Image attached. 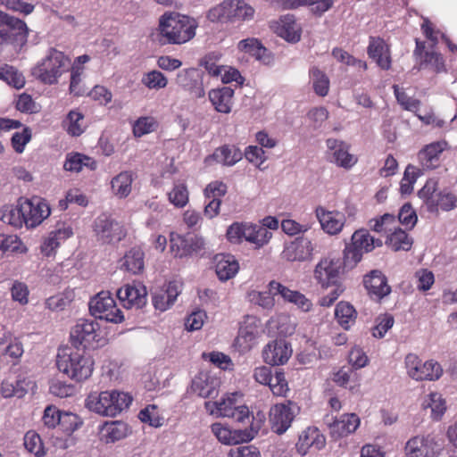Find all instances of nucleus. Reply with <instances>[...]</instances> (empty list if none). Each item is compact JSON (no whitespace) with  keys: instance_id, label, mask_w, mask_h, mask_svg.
Returning a JSON list of instances; mask_svg holds the SVG:
<instances>
[{"instance_id":"f257e3e1","label":"nucleus","mask_w":457,"mask_h":457,"mask_svg":"<svg viewBox=\"0 0 457 457\" xmlns=\"http://www.w3.org/2000/svg\"><path fill=\"white\" fill-rule=\"evenodd\" d=\"M198 24L187 15L176 12H165L160 18L157 28L158 41L162 45H182L195 36Z\"/></svg>"},{"instance_id":"f03ea898","label":"nucleus","mask_w":457,"mask_h":457,"mask_svg":"<svg viewBox=\"0 0 457 457\" xmlns=\"http://www.w3.org/2000/svg\"><path fill=\"white\" fill-rule=\"evenodd\" d=\"M94 364L93 358L78 348L67 347L59 350L56 357L59 371L76 382H82L90 378Z\"/></svg>"},{"instance_id":"7ed1b4c3","label":"nucleus","mask_w":457,"mask_h":457,"mask_svg":"<svg viewBox=\"0 0 457 457\" xmlns=\"http://www.w3.org/2000/svg\"><path fill=\"white\" fill-rule=\"evenodd\" d=\"M132 400L131 395L118 390L93 392L87 396L85 406L101 416L115 417L129 408Z\"/></svg>"},{"instance_id":"20e7f679","label":"nucleus","mask_w":457,"mask_h":457,"mask_svg":"<svg viewBox=\"0 0 457 457\" xmlns=\"http://www.w3.org/2000/svg\"><path fill=\"white\" fill-rule=\"evenodd\" d=\"M397 220L395 215L385 213L379 218L370 220V228L378 233L386 235L385 244L395 252L411 250L413 239L409 234L396 227Z\"/></svg>"},{"instance_id":"39448f33","label":"nucleus","mask_w":457,"mask_h":457,"mask_svg":"<svg viewBox=\"0 0 457 457\" xmlns=\"http://www.w3.org/2000/svg\"><path fill=\"white\" fill-rule=\"evenodd\" d=\"M265 415L258 411L252 416L250 426L244 429H231L229 426L222 422H215L211 426V431L218 441L226 445H234L247 443L253 440L262 428L265 422Z\"/></svg>"},{"instance_id":"423d86ee","label":"nucleus","mask_w":457,"mask_h":457,"mask_svg":"<svg viewBox=\"0 0 457 457\" xmlns=\"http://www.w3.org/2000/svg\"><path fill=\"white\" fill-rule=\"evenodd\" d=\"M71 59L63 52L54 48L32 71V74L41 82L48 85L57 83L58 79L69 71Z\"/></svg>"},{"instance_id":"0eeeda50","label":"nucleus","mask_w":457,"mask_h":457,"mask_svg":"<svg viewBox=\"0 0 457 457\" xmlns=\"http://www.w3.org/2000/svg\"><path fill=\"white\" fill-rule=\"evenodd\" d=\"M438 183L436 179H428L418 195L426 204L429 212L438 209L448 212L457 208V196L447 190L437 192Z\"/></svg>"},{"instance_id":"6e6552de","label":"nucleus","mask_w":457,"mask_h":457,"mask_svg":"<svg viewBox=\"0 0 457 457\" xmlns=\"http://www.w3.org/2000/svg\"><path fill=\"white\" fill-rule=\"evenodd\" d=\"M407 375L416 381H436L443 375V368L434 360H422L415 353H408L404 358Z\"/></svg>"},{"instance_id":"1a4fd4ad","label":"nucleus","mask_w":457,"mask_h":457,"mask_svg":"<svg viewBox=\"0 0 457 457\" xmlns=\"http://www.w3.org/2000/svg\"><path fill=\"white\" fill-rule=\"evenodd\" d=\"M382 245V240L374 238L367 229L356 230L352 236V243L344 251L345 262L355 265L361 260L364 253L371 252Z\"/></svg>"},{"instance_id":"9d476101","label":"nucleus","mask_w":457,"mask_h":457,"mask_svg":"<svg viewBox=\"0 0 457 457\" xmlns=\"http://www.w3.org/2000/svg\"><path fill=\"white\" fill-rule=\"evenodd\" d=\"M90 313L96 319L120 323L124 320L122 311L117 306L109 291H101L89 301Z\"/></svg>"},{"instance_id":"9b49d317","label":"nucleus","mask_w":457,"mask_h":457,"mask_svg":"<svg viewBox=\"0 0 457 457\" xmlns=\"http://www.w3.org/2000/svg\"><path fill=\"white\" fill-rule=\"evenodd\" d=\"M101 341L100 326L94 320H80L71 331V342L78 349L79 346L96 348Z\"/></svg>"},{"instance_id":"f8f14e48","label":"nucleus","mask_w":457,"mask_h":457,"mask_svg":"<svg viewBox=\"0 0 457 457\" xmlns=\"http://www.w3.org/2000/svg\"><path fill=\"white\" fill-rule=\"evenodd\" d=\"M442 451V444L431 434L414 436L404 446L406 457H439Z\"/></svg>"},{"instance_id":"ddd939ff","label":"nucleus","mask_w":457,"mask_h":457,"mask_svg":"<svg viewBox=\"0 0 457 457\" xmlns=\"http://www.w3.org/2000/svg\"><path fill=\"white\" fill-rule=\"evenodd\" d=\"M254 10L243 0H224L210 10L208 18L214 21L221 19L246 20L253 16Z\"/></svg>"},{"instance_id":"4468645a","label":"nucleus","mask_w":457,"mask_h":457,"mask_svg":"<svg viewBox=\"0 0 457 457\" xmlns=\"http://www.w3.org/2000/svg\"><path fill=\"white\" fill-rule=\"evenodd\" d=\"M10 19L0 29V37L6 45H11L15 51H19L28 41L29 28L24 21L17 17L10 15Z\"/></svg>"},{"instance_id":"2eb2a0df","label":"nucleus","mask_w":457,"mask_h":457,"mask_svg":"<svg viewBox=\"0 0 457 457\" xmlns=\"http://www.w3.org/2000/svg\"><path fill=\"white\" fill-rule=\"evenodd\" d=\"M298 409L297 404L290 400L272 406L270 410V429L277 435H283L291 427Z\"/></svg>"},{"instance_id":"dca6fc26","label":"nucleus","mask_w":457,"mask_h":457,"mask_svg":"<svg viewBox=\"0 0 457 457\" xmlns=\"http://www.w3.org/2000/svg\"><path fill=\"white\" fill-rule=\"evenodd\" d=\"M21 210L25 218V226L28 228H36L40 225L51 214L48 203L39 197L20 198Z\"/></svg>"},{"instance_id":"f3484780","label":"nucleus","mask_w":457,"mask_h":457,"mask_svg":"<svg viewBox=\"0 0 457 457\" xmlns=\"http://www.w3.org/2000/svg\"><path fill=\"white\" fill-rule=\"evenodd\" d=\"M341 262L339 259L322 258L315 266L313 277L321 288L327 289L340 283Z\"/></svg>"},{"instance_id":"a211bd4d","label":"nucleus","mask_w":457,"mask_h":457,"mask_svg":"<svg viewBox=\"0 0 457 457\" xmlns=\"http://www.w3.org/2000/svg\"><path fill=\"white\" fill-rule=\"evenodd\" d=\"M94 231L97 239L104 244L120 242L126 236L123 227L105 214H102L96 219Z\"/></svg>"},{"instance_id":"6ab92c4d","label":"nucleus","mask_w":457,"mask_h":457,"mask_svg":"<svg viewBox=\"0 0 457 457\" xmlns=\"http://www.w3.org/2000/svg\"><path fill=\"white\" fill-rule=\"evenodd\" d=\"M235 395H232L219 402H215L213 403L216 406L215 413L218 416L232 418L238 423H251L252 416L253 415L250 412L247 406L237 405Z\"/></svg>"},{"instance_id":"aec40b11","label":"nucleus","mask_w":457,"mask_h":457,"mask_svg":"<svg viewBox=\"0 0 457 457\" xmlns=\"http://www.w3.org/2000/svg\"><path fill=\"white\" fill-rule=\"evenodd\" d=\"M146 287L140 282L126 284L117 291V297L127 309L142 308L146 303Z\"/></svg>"},{"instance_id":"412c9836","label":"nucleus","mask_w":457,"mask_h":457,"mask_svg":"<svg viewBox=\"0 0 457 457\" xmlns=\"http://www.w3.org/2000/svg\"><path fill=\"white\" fill-rule=\"evenodd\" d=\"M72 235L73 230L70 225L65 223L57 224L56 228L42 240L40 245L41 254L46 258H54L61 244L72 237Z\"/></svg>"},{"instance_id":"4be33fe9","label":"nucleus","mask_w":457,"mask_h":457,"mask_svg":"<svg viewBox=\"0 0 457 457\" xmlns=\"http://www.w3.org/2000/svg\"><path fill=\"white\" fill-rule=\"evenodd\" d=\"M263 360L272 366L285 364L292 355L291 345L285 339L270 342L262 351Z\"/></svg>"},{"instance_id":"5701e85b","label":"nucleus","mask_w":457,"mask_h":457,"mask_svg":"<svg viewBox=\"0 0 457 457\" xmlns=\"http://www.w3.org/2000/svg\"><path fill=\"white\" fill-rule=\"evenodd\" d=\"M326 445V438L320 430L316 427H308L298 436L295 444L296 452L303 456L308 453L311 448L320 451Z\"/></svg>"},{"instance_id":"b1692460","label":"nucleus","mask_w":457,"mask_h":457,"mask_svg":"<svg viewBox=\"0 0 457 457\" xmlns=\"http://www.w3.org/2000/svg\"><path fill=\"white\" fill-rule=\"evenodd\" d=\"M315 214L325 233L334 236L342 231L345 223L344 213L337 211H328L322 206H318Z\"/></svg>"},{"instance_id":"393cba45","label":"nucleus","mask_w":457,"mask_h":457,"mask_svg":"<svg viewBox=\"0 0 457 457\" xmlns=\"http://www.w3.org/2000/svg\"><path fill=\"white\" fill-rule=\"evenodd\" d=\"M177 83L194 98H202L205 95L203 79L196 69H186L177 75Z\"/></svg>"},{"instance_id":"a878e982","label":"nucleus","mask_w":457,"mask_h":457,"mask_svg":"<svg viewBox=\"0 0 457 457\" xmlns=\"http://www.w3.org/2000/svg\"><path fill=\"white\" fill-rule=\"evenodd\" d=\"M367 54L374 60L378 66L388 71L392 65L391 51L389 46L380 37H370Z\"/></svg>"},{"instance_id":"bb28decb","label":"nucleus","mask_w":457,"mask_h":457,"mask_svg":"<svg viewBox=\"0 0 457 457\" xmlns=\"http://www.w3.org/2000/svg\"><path fill=\"white\" fill-rule=\"evenodd\" d=\"M313 246L311 240L298 237L287 244L281 253L282 259L287 262H303L311 258Z\"/></svg>"},{"instance_id":"cd10ccee","label":"nucleus","mask_w":457,"mask_h":457,"mask_svg":"<svg viewBox=\"0 0 457 457\" xmlns=\"http://www.w3.org/2000/svg\"><path fill=\"white\" fill-rule=\"evenodd\" d=\"M326 144L332 155V162L337 166L350 169L357 162V158L349 153L350 145L345 142L336 138H328Z\"/></svg>"},{"instance_id":"c85d7f7f","label":"nucleus","mask_w":457,"mask_h":457,"mask_svg":"<svg viewBox=\"0 0 457 457\" xmlns=\"http://www.w3.org/2000/svg\"><path fill=\"white\" fill-rule=\"evenodd\" d=\"M363 284L372 298L380 300L391 292L386 277L379 270H372L366 275L363 278Z\"/></svg>"},{"instance_id":"c756f323","label":"nucleus","mask_w":457,"mask_h":457,"mask_svg":"<svg viewBox=\"0 0 457 457\" xmlns=\"http://www.w3.org/2000/svg\"><path fill=\"white\" fill-rule=\"evenodd\" d=\"M274 32L287 42L295 43L301 38V28L293 15H285L271 25Z\"/></svg>"},{"instance_id":"7c9ffc66","label":"nucleus","mask_w":457,"mask_h":457,"mask_svg":"<svg viewBox=\"0 0 457 457\" xmlns=\"http://www.w3.org/2000/svg\"><path fill=\"white\" fill-rule=\"evenodd\" d=\"M359 425L360 419L356 414H344L329 425V434L337 440L353 433Z\"/></svg>"},{"instance_id":"2f4dec72","label":"nucleus","mask_w":457,"mask_h":457,"mask_svg":"<svg viewBox=\"0 0 457 457\" xmlns=\"http://www.w3.org/2000/svg\"><path fill=\"white\" fill-rule=\"evenodd\" d=\"M445 145V142L437 141L424 146L418 154V159L422 168L433 170L438 167L440 164V157Z\"/></svg>"},{"instance_id":"473e14b6","label":"nucleus","mask_w":457,"mask_h":457,"mask_svg":"<svg viewBox=\"0 0 457 457\" xmlns=\"http://www.w3.org/2000/svg\"><path fill=\"white\" fill-rule=\"evenodd\" d=\"M179 291L176 282H170L165 288L153 292L152 303L155 310L165 312L175 303Z\"/></svg>"},{"instance_id":"72a5a7b5","label":"nucleus","mask_w":457,"mask_h":457,"mask_svg":"<svg viewBox=\"0 0 457 457\" xmlns=\"http://www.w3.org/2000/svg\"><path fill=\"white\" fill-rule=\"evenodd\" d=\"M208 159H212L223 166L231 167L243 159V152L236 145L225 144L217 147Z\"/></svg>"},{"instance_id":"f704fd0d","label":"nucleus","mask_w":457,"mask_h":457,"mask_svg":"<svg viewBox=\"0 0 457 457\" xmlns=\"http://www.w3.org/2000/svg\"><path fill=\"white\" fill-rule=\"evenodd\" d=\"M234 90L229 87L212 89L209 92V99L215 110L222 113H229L233 104Z\"/></svg>"},{"instance_id":"c9c22d12","label":"nucleus","mask_w":457,"mask_h":457,"mask_svg":"<svg viewBox=\"0 0 457 457\" xmlns=\"http://www.w3.org/2000/svg\"><path fill=\"white\" fill-rule=\"evenodd\" d=\"M136 174L132 170H123L114 176L111 180L112 194L120 199L126 198L132 191V183Z\"/></svg>"},{"instance_id":"e433bc0d","label":"nucleus","mask_w":457,"mask_h":457,"mask_svg":"<svg viewBox=\"0 0 457 457\" xmlns=\"http://www.w3.org/2000/svg\"><path fill=\"white\" fill-rule=\"evenodd\" d=\"M215 271L221 281L232 278L239 270V264L231 254H218L215 258Z\"/></svg>"},{"instance_id":"4c0bfd02","label":"nucleus","mask_w":457,"mask_h":457,"mask_svg":"<svg viewBox=\"0 0 457 457\" xmlns=\"http://www.w3.org/2000/svg\"><path fill=\"white\" fill-rule=\"evenodd\" d=\"M105 443H114L125 438L129 434V426L122 421H106L102 427Z\"/></svg>"},{"instance_id":"58836bf2","label":"nucleus","mask_w":457,"mask_h":457,"mask_svg":"<svg viewBox=\"0 0 457 457\" xmlns=\"http://www.w3.org/2000/svg\"><path fill=\"white\" fill-rule=\"evenodd\" d=\"M335 318L337 323L345 330L349 329L356 321L357 311L348 302L341 301L335 308Z\"/></svg>"},{"instance_id":"ea45409f","label":"nucleus","mask_w":457,"mask_h":457,"mask_svg":"<svg viewBox=\"0 0 457 457\" xmlns=\"http://www.w3.org/2000/svg\"><path fill=\"white\" fill-rule=\"evenodd\" d=\"M122 266L132 274H139L145 268V253L139 246L132 247L124 257Z\"/></svg>"},{"instance_id":"a19ab883","label":"nucleus","mask_w":457,"mask_h":457,"mask_svg":"<svg viewBox=\"0 0 457 457\" xmlns=\"http://www.w3.org/2000/svg\"><path fill=\"white\" fill-rule=\"evenodd\" d=\"M83 167L88 168L90 170L96 169V162L87 155L73 153L66 156L63 169L68 171L79 172Z\"/></svg>"},{"instance_id":"79ce46f5","label":"nucleus","mask_w":457,"mask_h":457,"mask_svg":"<svg viewBox=\"0 0 457 457\" xmlns=\"http://www.w3.org/2000/svg\"><path fill=\"white\" fill-rule=\"evenodd\" d=\"M271 237L272 233L264 227L248 223L245 239L247 242L253 244L255 248H261L269 243Z\"/></svg>"},{"instance_id":"37998d69","label":"nucleus","mask_w":457,"mask_h":457,"mask_svg":"<svg viewBox=\"0 0 457 457\" xmlns=\"http://www.w3.org/2000/svg\"><path fill=\"white\" fill-rule=\"evenodd\" d=\"M0 220L6 224H9L16 228H21L25 225V218L23 211L21 210V201H18L16 206H4L0 210Z\"/></svg>"},{"instance_id":"c03bdc74","label":"nucleus","mask_w":457,"mask_h":457,"mask_svg":"<svg viewBox=\"0 0 457 457\" xmlns=\"http://www.w3.org/2000/svg\"><path fill=\"white\" fill-rule=\"evenodd\" d=\"M192 389L203 398L213 397L217 394L213 379L206 374H199L193 379Z\"/></svg>"},{"instance_id":"a18cd8bd","label":"nucleus","mask_w":457,"mask_h":457,"mask_svg":"<svg viewBox=\"0 0 457 457\" xmlns=\"http://www.w3.org/2000/svg\"><path fill=\"white\" fill-rule=\"evenodd\" d=\"M314 92L320 96H326L329 91V79L318 67H312L309 71Z\"/></svg>"},{"instance_id":"49530a36","label":"nucleus","mask_w":457,"mask_h":457,"mask_svg":"<svg viewBox=\"0 0 457 457\" xmlns=\"http://www.w3.org/2000/svg\"><path fill=\"white\" fill-rule=\"evenodd\" d=\"M422 407L423 409L429 408L431 410V418L434 420H441L446 410L445 401L438 393L428 395L422 403Z\"/></svg>"},{"instance_id":"de8ad7c7","label":"nucleus","mask_w":457,"mask_h":457,"mask_svg":"<svg viewBox=\"0 0 457 457\" xmlns=\"http://www.w3.org/2000/svg\"><path fill=\"white\" fill-rule=\"evenodd\" d=\"M428 68L436 73L446 71L445 60L441 54L431 51L425 52L423 57L420 59L419 70Z\"/></svg>"},{"instance_id":"09e8293b","label":"nucleus","mask_w":457,"mask_h":457,"mask_svg":"<svg viewBox=\"0 0 457 457\" xmlns=\"http://www.w3.org/2000/svg\"><path fill=\"white\" fill-rule=\"evenodd\" d=\"M0 79L20 89L25 85V78L17 68L9 64L0 66Z\"/></svg>"},{"instance_id":"8fccbe9b","label":"nucleus","mask_w":457,"mask_h":457,"mask_svg":"<svg viewBox=\"0 0 457 457\" xmlns=\"http://www.w3.org/2000/svg\"><path fill=\"white\" fill-rule=\"evenodd\" d=\"M306 4L312 5L314 12L321 14L332 6V0H284L282 4L285 9H295Z\"/></svg>"},{"instance_id":"3c124183","label":"nucleus","mask_w":457,"mask_h":457,"mask_svg":"<svg viewBox=\"0 0 457 457\" xmlns=\"http://www.w3.org/2000/svg\"><path fill=\"white\" fill-rule=\"evenodd\" d=\"M138 419L141 422L155 428L164 424V418L160 414L159 408L155 404H149L142 409L138 413Z\"/></svg>"},{"instance_id":"603ef678","label":"nucleus","mask_w":457,"mask_h":457,"mask_svg":"<svg viewBox=\"0 0 457 457\" xmlns=\"http://www.w3.org/2000/svg\"><path fill=\"white\" fill-rule=\"evenodd\" d=\"M25 449L36 457H43L46 452L40 436L34 430L28 431L24 436Z\"/></svg>"},{"instance_id":"864d4df0","label":"nucleus","mask_w":457,"mask_h":457,"mask_svg":"<svg viewBox=\"0 0 457 457\" xmlns=\"http://www.w3.org/2000/svg\"><path fill=\"white\" fill-rule=\"evenodd\" d=\"M169 201L178 208L185 207L189 201V192L185 183H175L168 194Z\"/></svg>"},{"instance_id":"5fc2aeb1","label":"nucleus","mask_w":457,"mask_h":457,"mask_svg":"<svg viewBox=\"0 0 457 457\" xmlns=\"http://www.w3.org/2000/svg\"><path fill=\"white\" fill-rule=\"evenodd\" d=\"M257 331L252 326L241 327L236 338V345L241 351H249L255 344Z\"/></svg>"},{"instance_id":"6e6d98bb","label":"nucleus","mask_w":457,"mask_h":457,"mask_svg":"<svg viewBox=\"0 0 457 457\" xmlns=\"http://www.w3.org/2000/svg\"><path fill=\"white\" fill-rule=\"evenodd\" d=\"M237 47L240 51L249 54L257 60H262L267 49L256 38H246L239 41Z\"/></svg>"},{"instance_id":"4d7b16f0","label":"nucleus","mask_w":457,"mask_h":457,"mask_svg":"<svg viewBox=\"0 0 457 457\" xmlns=\"http://www.w3.org/2000/svg\"><path fill=\"white\" fill-rule=\"evenodd\" d=\"M269 387L275 396H287L289 391L287 380L285 372L282 370H277L273 374Z\"/></svg>"},{"instance_id":"13d9d810","label":"nucleus","mask_w":457,"mask_h":457,"mask_svg":"<svg viewBox=\"0 0 457 457\" xmlns=\"http://www.w3.org/2000/svg\"><path fill=\"white\" fill-rule=\"evenodd\" d=\"M157 120L151 116L138 118L133 125V134L136 137H143L158 129Z\"/></svg>"},{"instance_id":"bf43d9fd","label":"nucleus","mask_w":457,"mask_h":457,"mask_svg":"<svg viewBox=\"0 0 457 457\" xmlns=\"http://www.w3.org/2000/svg\"><path fill=\"white\" fill-rule=\"evenodd\" d=\"M66 122L67 132L72 137H79L84 132V115L81 112L71 111L67 115Z\"/></svg>"},{"instance_id":"052dcab7","label":"nucleus","mask_w":457,"mask_h":457,"mask_svg":"<svg viewBox=\"0 0 457 457\" xmlns=\"http://www.w3.org/2000/svg\"><path fill=\"white\" fill-rule=\"evenodd\" d=\"M420 175V170L413 165H408L404 170L400 183V191L403 195H409L413 190V185Z\"/></svg>"},{"instance_id":"680f3d73","label":"nucleus","mask_w":457,"mask_h":457,"mask_svg":"<svg viewBox=\"0 0 457 457\" xmlns=\"http://www.w3.org/2000/svg\"><path fill=\"white\" fill-rule=\"evenodd\" d=\"M170 242V251L175 257L182 258L190 255L188 237L171 233Z\"/></svg>"},{"instance_id":"e2e57ef3","label":"nucleus","mask_w":457,"mask_h":457,"mask_svg":"<svg viewBox=\"0 0 457 457\" xmlns=\"http://www.w3.org/2000/svg\"><path fill=\"white\" fill-rule=\"evenodd\" d=\"M142 83L149 89L159 90L167 86L168 79L161 71H152L143 76Z\"/></svg>"},{"instance_id":"0e129e2a","label":"nucleus","mask_w":457,"mask_h":457,"mask_svg":"<svg viewBox=\"0 0 457 457\" xmlns=\"http://www.w3.org/2000/svg\"><path fill=\"white\" fill-rule=\"evenodd\" d=\"M202 357L204 360H209L214 366L223 370H233L234 363L231 358L221 352L213 351L209 353H204Z\"/></svg>"},{"instance_id":"69168bd1","label":"nucleus","mask_w":457,"mask_h":457,"mask_svg":"<svg viewBox=\"0 0 457 457\" xmlns=\"http://www.w3.org/2000/svg\"><path fill=\"white\" fill-rule=\"evenodd\" d=\"M25 248L16 235L0 234V251L3 253H22Z\"/></svg>"},{"instance_id":"338daca9","label":"nucleus","mask_w":457,"mask_h":457,"mask_svg":"<svg viewBox=\"0 0 457 457\" xmlns=\"http://www.w3.org/2000/svg\"><path fill=\"white\" fill-rule=\"evenodd\" d=\"M82 425L80 418L71 412L62 413L59 427L66 435H71Z\"/></svg>"},{"instance_id":"774afa93","label":"nucleus","mask_w":457,"mask_h":457,"mask_svg":"<svg viewBox=\"0 0 457 457\" xmlns=\"http://www.w3.org/2000/svg\"><path fill=\"white\" fill-rule=\"evenodd\" d=\"M220 55L216 53H210L201 60V66L212 77H219L224 70L223 65H219Z\"/></svg>"}]
</instances>
